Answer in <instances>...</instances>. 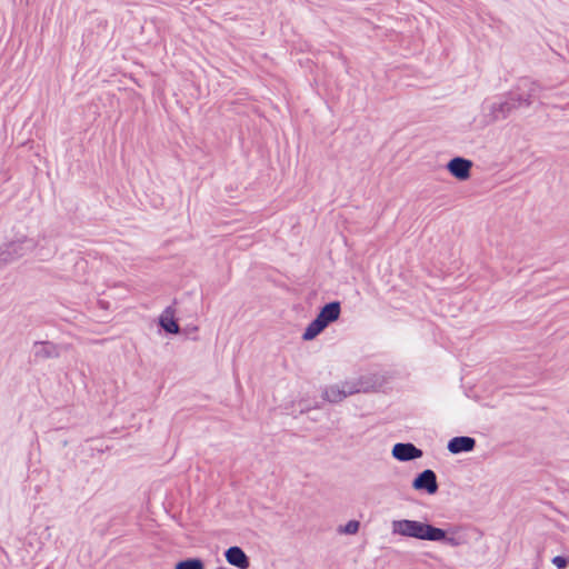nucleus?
I'll return each mask as SVG.
<instances>
[{
  "instance_id": "14",
  "label": "nucleus",
  "mask_w": 569,
  "mask_h": 569,
  "mask_svg": "<svg viewBox=\"0 0 569 569\" xmlns=\"http://www.w3.org/2000/svg\"><path fill=\"white\" fill-rule=\"evenodd\" d=\"M174 569H204V563L199 558H189L182 561H179Z\"/></svg>"
},
{
  "instance_id": "4",
  "label": "nucleus",
  "mask_w": 569,
  "mask_h": 569,
  "mask_svg": "<svg viewBox=\"0 0 569 569\" xmlns=\"http://www.w3.org/2000/svg\"><path fill=\"white\" fill-rule=\"evenodd\" d=\"M540 86L528 79L518 82L515 91L511 92L512 100H516L519 107H529L540 94Z\"/></svg>"
},
{
  "instance_id": "12",
  "label": "nucleus",
  "mask_w": 569,
  "mask_h": 569,
  "mask_svg": "<svg viewBox=\"0 0 569 569\" xmlns=\"http://www.w3.org/2000/svg\"><path fill=\"white\" fill-rule=\"evenodd\" d=\"M519 108L516 100H512L511 93L508 99L501 102L492 103L490 107L493 120L505 119L512 110Z\"/></svg>"
},
{
  "instance_id": "2",
  "label": "nucleus",
  "mask_w": 569,
  "mask_h": 569,
  "mask_svg": "<svg viewBox=\"0 0 569 569\" xmlns=\"http://www.w3.org/2000/svg\"><path fill=\"white\" fill-rule=\"evenodd\" d=\"M37 247V242L23 232H17L14 237L0 247V269L6 264L26 256Z\"/></svg>"
},
{
  "instance_id": "13",
  "label": "nucleus",
  "mask_w": 569,
  "mask_h": 569,
  "mask_svg": "<svg viewBox=\"0 0 569 569\" xmlns=\"http://www.w3.org/2000/svg\"><path fill=\"white\" fill-rule=\"evenodd\" d=\"M159 323L161 328L168 333H178L180 331L178 323L173 319V310L171 307H168L162 312L159 319Z\"/></svg>"
},
{
  "instance_id": "16",
  "label": "nucleus",
  "mask_w": 569,
  "mask_h": 569,
  "mask_svg": "<svg viewBox=\"0 0 569 569\" xmlns=\"http://www.w3.org/2000/svg\"><path fill=\"white\" fill-rule=\"evenodd\" d=\"M360 522L357 520L348 521L342 528L339 529L340 532L346 535H356L359 530Z\"/></svg>"
},
{
  "instance_id": "11",
  "label": "nucleus",
  "mask_w": 569,
  "mask_h": 569,
  "mask_svg": "<svg viewBox=\"0 0 569 569\" xmlns=\"http://www.w3.org/2000/svg\"><path fill=\"white\" fill-rule=\"evenodd\" d=\"M33 355L38 359L58 358L60 350L57 345L49 341H37L33 345Z\"/></svg>"
},
{
  "instance_id": "10",
  "label": "nucleus",
  "mask_w": 569,
  "mask_h": 569,
  "mask_svg": "<svg viewBox=\"0 0 569 569\" xmlns=\"http://www.w3.org/2000/svg\"><path fill=\"white\" fill-rule=\"evenodd\" d=\"M475 447L476 440L467 436L455 437L449 440L447 446L448 450L453 455L472 451Z\"/></svg>"
},
{
  "instance_id": "18",
  "label": "nucleus",
  "mask_w": 569,
  "mask_h": 569,
  "mask_svg": "<svg viewBox=\"0 0 569 569\" xmlns=\"http://www.w3.org/2000/svg\"><path fill=\"white\" fill-rule=\"evenodd\" d=\"M217 569H226V568H224V567H219V568H217Z\"/></svg>"
},
{
  "instance_id": "8",
  "label": "nucleus",
  "mask_w": 569,
  "mask_h": 569,
  "mask_svg": "<svg viewBox=\"0 0 569 569\" xmlns=\"http://www.w3.org/2000/svg\"><path fill=\"white\" fill-rule=\"evenodd\" d=\"M472 162L468 159L456 157L451 159L448 164V171L459 180H467L470 177Z\"/></svg>"
},
{
  "instance_id": "17",
  "label": "nucleus",
  "mask_w": 569,
  "mask_h": 569,
  "mask_svg": "<svg viewBox=\"0 0 569 569\" xmlns=\"http://www.w3.org/2000/svg\"><path fill=\"white\" fill-rule=\"evenodd\" d=\"M552 563L558 568V569H563L567 567V563H568V560L567 558L562 557V556H556L553 557L552 559Z\"/></svg>"
},
{
  "instance_id": "3",
  "label": "nucleus",
  "mask_w": 569,
  "mask_h": 569,
  "mask_svg": "<svg viewBox=\"0 0 569 569\" xmlns=\"http://www.w3.org/2000/svg\"><path fill=\"white\" fill-rule=\"evenodd\" d=\"M341 312L340 302L332 301L325 305L315 320H312L306 328L302 339L306 341L315 339L322 332L330 323L338 320Z\"/></svg>"
},
{
  "instance_id": "1",
  "label": "nucleus",
  "mask_w": 569,
  "mask_h": 569,
  "mask_svg": "<svg viewBox=\"0 0 569 569\" xmlns=\"http://www.w3.org/2000/svg\"><path fill=\"white\" fill-rule=\"evenodd\" d=\"M391 532L395 536L437 542H440V540L445 538L443 529L409 519L393 520L391 522Z\"/></svg>"
},
{
  "instance_id": "5",
  "label": "nucleus",
  "mask_w": 569,
  "mask_h": 569,
  "mask_svg": "<svg viewBox=\"0 0 569 569\" xmlns=\"http://www.w3.org/2000/svg\"><path fill=\"white\" fill-rule=\"evenodd\" d=\"M360 389L356 383L345 382L342 385H335L327 388L323 392V398L329 402H340L348 396L359 392Z\"/></svg>"
},
{
  "instance_id": "15",
  "label": "nucleus",
  "mask_w": 569,
  "mask_h": 569,
  "mask_svg": "<svg viewBox=\"0 0 569 569\" xmlns=\"http://www.w3.org/2000/svg\"><path fill=\"white\" fill-rule=\"evenodd\" d=\"M440 541L451 547H458L465 542V539L456 533L448 536L447 531L445 530V538H442Z\"/></svg>"
},
{
  "instance_id": "7",
  "label": "nucleus",
  "mask_w": 569,
  "mask_h": 569,
  "mask_svg": "<svg viewBox=\"0 0 569 569\" xmlns=\"http://www.w3.org/2000/svg\"><path fill=\"white\" fill-rule=\"evenodd\" d=\"M422 450L410 442H398L392 448V456L399 461H411L421 458Z\"/></svg>"
},
{
  "instance_id": "9",
  "label": "nucleus",
  "mask_w": 569,
  "mask_h": 569,
  "mask_svg": "<svg viewBox=\"0 0 569 569\" xmlns=\"http://www.w3.org/2000/svg\"><path fill=\"white\" fill-rule=\"evenodd\" d=\"M226 560L239 568V569H248L250 566V561L244 551L237 546L230 547L224 552Z\"/></svg>"
},
{
  "instance_id": "6",
  "label": "nucleus",
  "mask_w": 569,
  "mask_h": 569,
  "mask_svg": "<svg viewBox=\"0 0 569 569\" xmlns=\"http://www.w3.org/2000/svg\"><path fill=\"white\" fill-rule=\"evenodd\" d=\"M412 488L419 491H426L433 495L438 491L437 476L433 470L426 469L420 472L412 481Z\"/></svg>"
}]
</instances>
